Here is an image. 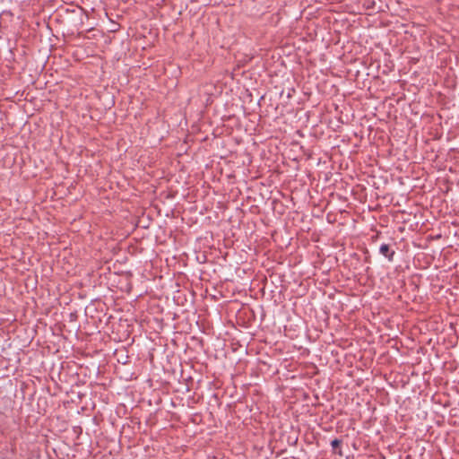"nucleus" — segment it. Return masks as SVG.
Instances as JSON below:
<instances>
[{
    "instance_id": "nucleus-1",
    "label": "nucleus",
    "mask_w": 459,
    "mask_h": 459,
    "mask_svg": "<svg viewBox=\"0 0 459 459\" xmlns=\"http://www.w3.org/2000/svg\"><path fill=\"white\" fill-rule=\"evenodd\" d=\"M379 253L387 258L389 262H392L394 260L395 251L391 248L390 245L388 244H382L379 247Z\"/></svg>"
},
{
    "instance_id": "nucleus-2",
    "label": "nucleus",
    "mask_w": 459,
    "mask_h": 459,
    "mask_svg": "<svg viewBox=\"0 0 459 459\" xmlns=\"http://www.w3.org/2000/svg\"><path fill=\"white\" fill-rule=\"evenodd\" d=\"M341 444H342V440L338 439V438H335V439L332 440V442H331V446H332L333 449H334V450L336 448L340 447Z\"/></svg>"
}]
</instances>
